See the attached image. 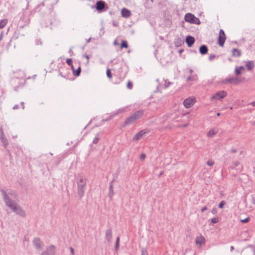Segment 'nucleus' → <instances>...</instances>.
Instances as JSON below:
<instances>
[{
	"label": "nucleus",
	"mask_w": 255,
	"mask_h": 255,
	"mask_svg": "<svg viewBox=\"0 0 255 255\" xmlns=\"http://www.w3.org/2000/svg\"><path fill=\"white\" fill-rule=\"evenodd\" d=\"M55 247L53 245H50L48 247L46 251L43 252L41 255H55Z\"/></svg>",
	"instance_id": "423d86ee"
},
{
	"label": "nucleus",
	"mask_w": 255,
	"mask_h": 255,
	"mask_svg": "<svg viewBox=\"0 0 255 255\" xmlns=\"http://www.w3.org/2000/svg\"><path fill=\"white\" fill-rule=\"evenodd\" d=\"M138 17H139V14L136 13V14L135 15L134 21H137V19H138Z\"/></svg>",
	"instance_id": "37998d69"
},
{
	"label": "nucleus",
	"mask_w": 255,
	"mask_h": 255,
	"mask_svg": "<svg viewBox=\"0 0 255 255\" xmlns=\"http://www.w3.org/2000/svg\"><path fill=\"white\" fill-rule=\"evenodd\" d=\"M114 45H119V43L118 42L117 40H115L114 41Z\"/></svg>",
	"instance_id": "8fccbe9b"
},
{
	"label": "nucleus",
	"mask_w": 255,
	"mask_h": 255,
	"mask_svg": "<svg viewBox=\"0 0 255 255\" xmlns=\"http://www.w3.org/2000/svg\"><path fill=\"white\" fill-rule=\"evenodd\" d=\"M91 38H89L88 40H87V42H89Z\"/></svg>",
	"instance_id": "69168bd1"
},
{
	"label": "nucleus",
	"mask_w": 255,
	"mask_h": 255,
	"mask_svg": "<svg viewBox=\"0 0 255 255\" xmlns=\"http://www.w3.org/2000/svg\"><path fill=\"white\" fill-rule=\"evenodd\" d=\"M122 15L124 17H128V9L123 8L121 11Z\"/></svg>",
	"instance_id": "5701e85b"
},
{
	"label": "nucleus",
	"mask_w": 255,
	"mask_h": 255,
	"mask_svg": "<svg viewBox=\"0 0 255 255\" xmlns=\"http://www.w3.org/2000/svg\"><path fill=\"white\" fill-rule=\"evenodd\" d=\"M78 195L80 198H82L86 189V179L83 177H80L77 181Z\"/></svg>",
	"instance_id": "f03ea898"
},
{
	"label": "nucleus",
	"mask_w": 255,
	"mask_h": 255,
	"mask_svg": "<svg viewBox=\"0 0 255 255\" xmlns=\"http://www.w3.org/2000/svg\"><path fill=\"white\" fill-rule=\"evenodd\" d=\"M73 72V74L75 76H78L81 73V68L80 67H79L78 69L76 70H75L74 69H72Z\"/></svg>",
	"instance_id": "b1692460"
},
{
	"label": "nucleus",
	"mask_w": 255,
	"mask_h": 255,
	"mask_svg": "<svg viewBox=\"0 0 255 255\" xmlns=\"http://www.w3.org/2000/svg\"><path fill=\"white\" fill-rule=\"evenodd\" d=\"M208 48L206 45H202L199 47V52L202 55H205L208 53Z\"/></svg>",
	"instance_id": "4468645a"
},
{
	"label": "nucleus",
	"mask_w": 255,
	"mask_h": 255,
	"mask_svg": "<svg viewBox=\"0 0 255 255\" xmlns=\"http://www.w3.org/2000/svg\"><path fill=\"white\" fill-rule=\"evenodd\" d=\"M217 116H219L220 115V114L219 113H218L217 114Z\"/></svg>",
	"instance_id": "0e129e2a"
},
{
	"label": "nucleus",
	"mask_w": 255,
	"mask_h": 255,
	"mask_svg": "<svg viewBox=\"0 0 255 255\" xmlns=\"http://www.w3.org/2000/svg\"><path fill=\"white\" fill-rule=\"evenodd\" d=\"M226 39L225 33L222 29H220L219 37L218 38V44L220 46H223Z\"/></svg>",
	"instance_id": "39448f33"
},
{
	"label": "nucleus",
	"mask_w": 255,
	"mask_h": 255,
	"mask_svg": "<svg viewBox=\"0 0 255 255\" xmlns=\"http://www.w3.org/2000/svg\"><path fill=\"white\" fill-rule=\"evenodd\" d=\"M205 239L203 236L196 237V244L197 245L201 246L205 243Z\"/></svg>",
	"instance_id": "2eb2a0df"
},
{
	"label": "nucleus",
	"mask_w": 255,
	"mask_h": 255,
	"mask_svg": "<svg viewBox=\"0 0 255 255\" xmlns=\"http://www.w3.org/2000/svg\"><path fill=\"white\" fill-rule=\"evenodd\" d=\"M219 56H217L215 54H210L209 56V60L212 61L214 58L218 57Z\"/></svg>",
	"instance_id": "c756f323"
},
{
	"label": "nucleus",
	"mask_w": 255,
	"mask_h": 255,
	"mask_svg": "<svg viewBox=\"0 0 255 255\" xmlns=\"http://www.w3.org/2000/svg\"><path fill=\"white\" fill-rule=\"evenodd\" d=\"M131 15V13L130 10H128V17Z\"/></svg>",
	"instance_id": "4d7b16f0"
},
{
	"label": "nucleus",
	"mask_w": 255,
	"mask_h": 255,
	"mask_svg": "<svg viewBox=\"0 0 255 255\" xmlns=\"http://www.w3.org/2000/svg\"><path fill=\"white\" fill-rule=\"evenodd\" d=\"M71 253L72 255H74V250L72 248H70Z\"/></svg>",
	"instance_id": "de8ad7c7"
},
{
	"label": "nucleus",
	"mask_w": 255,
	"mask_h": 255,
	"mask_svg": "<svg viewBox=\"0 0 255 255\" xmlns=\"http://www.w3.org/2000/svg\"><path fill=\"white\" fill-rule=\"evenodd\" d=\"M252 106L255 107V101H254L250 104Z\"/></svg>",
	"instance_id": "864d4df0"
},
{
	"label": "nucleus",
	"mask_w": 255,
	"mask_h": 255,
	"mask_svg": "<svg viewBox=\"0 0 255 255\" xmlns=\"http://www.w3.org/2000/svg\"><path fill=\"white\" fill-rule=\"evenodd\" d=\"M246 67L249 70H252L255 67V64L253 61H248L246 63Z\"/></svg>",
	"instance_id": "a211bd4d"
},
{
	"label": "nucleus",
	"mask_w": 255,
	"mask_h": 255,
	"mask_svg": "<svg viewBox=\"0 0 255 255\" xmlns=\"http://www.w3.org/2000/svg\"><path fill=\"white\" fill-rule=\"evenodd\" d=\"M99 139H100V137L98 135H97L93 139V143H94V144H97L99 140Z\"/></svg>",
	"instance_id": "7c9ffc66"
},
{
	"label": "nucleus",
	"mask_w": 255,
	"mask_h": 255,
	"mask_svg": "<svg viewBox=\"0 0 255 255\" xmlns=\"http://www.w3.org/2000/svg\"><path fill=\"white\" fill-rule=\"evenodd\" d=\"M250 218L249 217H247L246 218V219H243V220H241V222L243 223H248L249 221H250Z\"/></svg>",
	"instance_id": "4c0bfd02"
},
{
	"label": "nucleus",
	"mask_w": 255,
	"mask_h": 255,
	"mask_svg": "<svg viewBox=\"0 0 255 255\" xmlns=\"http://www.w3.org/2000/svg\"><path fill=\"white\" fill-rule=\"evenodd\" d=\"M233 250H234V247L233 246H231V247H230L231 251H232Z\"/></svg>",
	"instance_id": "bf43d9fd"
},
{
	"label": "nucleus",
	"mask_w": 255,
	"mask_h": 255,
	"mask_svg": "<svg viewBox=\"0 0 255 255\" xmlns=\"http://www.w3.org/2000/svg\"><path fill=\"white\" fill-rule=\"evenodd\" d=\"M171 83L169 82L166 83L165 82V84H164V86H165V88H168L171 84Z\"/></svg>",
	"instance_id": "a19ab883"
},
{
	"label": "nucleus",
	"mask_w": 255,
	"mask_h": 255,
	"mask_svg": "<svg viewBox=\"0 0 255 255\" xmlns=\"http://www.w3.org/2000/svg\"><path fill=\"white\" fill-rule=\"evenodd\" d=\"M5 137L2 128H0V139Z\"/></svg>",
	"instance_id": "473e14b6"
},
{
	"label": "nucleus",
	"mask_w": 255,
	"mask_h": 255,
	"mask_svg": "<svg viewBox=\"0 0 255 255\" xmlns=\"http://www.w3.org/2000/svg\"><path fill=\"white\" fill-rule=\"evenodd\" d=\"M84 56L87 59V63H89V58H90L89 55H85Z\"/></svg>",
	"instance_id": "09e8293b"
},
{
	"label": "nucleus",
	"mask_w": 255,
	"mask_h": 255,
	"mask_svg": "<svg viewBox=\"0 0 255 255\" xmlns=\"http://www.w3.org/2000/svg\"><path fill=\"white\" fill-rule=\"evenodd\" d=\"M153 2V0H146V2L145 3V7L149 8L151 3H152Z\"/></svg>",
	"instance_id": "bb28decb"
},
{
	"label": "nucleus",
	"mask_w": 255,
	"mask_h": 255,
	"mask_svg": "<svg viewBox=\"0 0 255 255\" xmlns=\"http://www.w3.org/2000/svg\"><path fill=\"white\" fill-rule=\"evenodd\" d=\"M217 131H218L216 129H211L209 131L207 135L209 137H212L217 133Z\"/></svg>",
	"instance_id": "aec40b11"
},
{
	"label": "nucleus",
	"mask_w": 255,
	"mask_h": 255,
	"mask_svg": "<svg viewBox=\"0 0 255 255\" xmlns=\"http://www.w3.org/2000/svg\"><path fill=\"white\" fill-rule=\"evenodd\" d=\"M145 154L144 153H142L140 155V157H139V158L140 160H143L145 159Z\"/></svg>",
	"instance_id": "ea45409f"
},
{
	"label": "nucleus",
	"mask_w": 255,
	"mask_h": 255,
	"mask_svg": "<svg viewBox=\"0 0 255 255\" xmlns=\"http://www.w3.org/2000/svg\"><path fill=\"white\" fill-rule=\"evenodd\" d=\"M21 104L22 105V109H24V103L23 102H21Z\"/></svg>",
	"instance_id": "13d9d810"
},
{
	"label": "nucleus",
	"mask_w": 255,
	"mask_h": 255,
	"mask_svg": "<svg viewBox=\"0 0 255 255\" xmlns=\"http://www.w3.org/2000/svg\"><path fill=\"white\" fill-rule=\"evenodd\" d=\"M105 7V3L103 1L100 0L96 2V8L97 10H102Z\"/></svg>",
	"instance_id": "ddd939ff"
},
{
	"label": "nucleus",
	"mask_w": 255,
	"mask_h": 255,
	"mask_svg": "<svg viewBox=\"0 0 255 255\" xmlns=\"http://www.w3.org/2000/svg\"><path fill=\"white\" fill-rule=\"evenodd\" d=\"M0 192L7 207L19 216L21 217L26 216L25 211L14 200L17 198V195L14 192L11 191H6L2 188L0 189Z\"/></svg>",
	"instance_id": "f257e3e1"
},
{
	"label": "nucleus",
	"mask_w": 255,
	"mask_h": 255,
	"mask_svg": "<svg viewBox=\"0 0 255 255\" xmlns=\"http://www.w3.org/2000/svg\"><path fill=\"white\" fill-rule=\"evenodd\" d=\"M207 209V208L206 206H205V207H204L203 208H202L201 209V212H204L205 211H206Z\"/></svg>",
	"instance_id": "49530a36"
},
{
	"label": "nucleus",
	"mask_w": 255,
	"mask_h": 255,
	"mask_svg": "<svg viewBox=\"0 0 255 255\" xmlns=\"http://www.w3.org/2000/svg\"><path fill=\"white\" fill-rule=\"evenodd\" d=\"M231 152L232 153H235L237 152V150L236 149H232Z\"/></svg>",
	"instance_id": "603ef678"
},
{
	"label": "nucleus",
	"mask_w": 255,
	"mask_h": 255,
	"mask_svg": "<svg viewBox=\"0 0 255 255\" xmlns=\"http://www.w3.org/2000/svg\"><path fill=\"white\" fill-rule=\"evenodd\" d=\"M119 242H120L119 237H117V240H116V245H115V250L116 251H117L118 249H119Z\"/></svg>",
	"instance_id": "c85d7f7f"
},
{
	"label": "nucleus",
	"mask_w": 255,
	"mask_h": 255,
	"mask_svg": "<svg viewBox=\"0 0 255 255\" xmlns=\"http://www.w3.org/2000/svg\"><path fill=\"white\" fill-rule=\"evenodd\" d=\"M105 240L110 245L112 241V231L111 229H108L106 232Z\"/></svg>",
	"instance_id": "9b49d317"
},
{
	"label": "nucleus",
	"mask_w": 255,
	"mask_h": 255,
	"mask_svg": "<svg viewBox=\"0 0 255 255\" xmlns=\"http://www.w3.org/2000/svg\"><path fill=\"white\" fill-rule=\"evenodd\" d=\"M218 221H219V219L218 217H215L211 219V222L213 224H216V223H218Z\"/></svg>",
	"instance_id": "72a5a7b5"
},
{
	"label": "nucleus",
	"mask_w": 255,
	"mask_h": 255,
	"mask_svg": "<svg viewBox=\"0 0 255 255\" xmlns=\"http://www.w3.org/2000/svg\"><path fill=\"white\" fill-rule=\"evenodd\" d=\"M158 89V87H157L156 90L154 91V92L155 93L157 92Z\"/></svg>",
	"instance_id": "680f3d73"
},
{
	"label": "nucleus",
	"mask_w": 255,
	"mask_h": 255,
	"mask_svg": "<svg viewBox=\"0 0 255 255\" xmlns=\"http://www.w3.org/2000/svg\"><path fill=\"white\" fill-rule=\"evenodd\" d=\"M147 133L145 130H142L136 133L132 138L133 141H136L139 140L144 134Z\"/></svg>",
	"instance_id": "f8f14e48"
},
{
	"label": "nucleus",
	"mask_w": 255,
	"mask_h": 255,
	"mask_svg": "<svg viewBox=\"0 0 255 255\" xmlns=\"http://www.w3.org/2000/svg\"><path fill=\"white\" fill-rule=\"evenodd\" d=\"M214 162L212 160H209L207 162V164L210 166H212L214 165Z\"/></svg>",
	"instance_id": "c9c22d12"
},
{
	"label": "nucleus",
	"mask_w": 255,
	"mask_h": 255,
	"mask_svg": "<svg viewBox=\"0 0 255 255\" xmlns=\"http://www.w3.org/2000/svg\"><path fill=\"white\" fill-rule=\"evenodd\" d=\"M8 20L7 19H3L0 21V29L3 28L7 24Z\"/></svg>",
	"instance_id": "412c9836"
},
{
	"label": "nucleus",
	"mask_w": 255,
	"mask_h": 255,
	"mask_svg": "<svg viewBox=\"0 0 255 255\" xmlns=\"http://www.w3.org/2000/svg\"><path fill=\"white\" fill-rule=\"evenodd\" d=\"M225 201H222L219 203V204L218 205V207H219V208L222 209V208H223V207H224V206L225 205Z\"/></svg>",
	"instance_id": "f704fd0d"
},
{
	"label": "nucleus",
	"mask_w": 255,
	"mask_h": 255,
	"mask_svg": "<svg viewBox=\"0 0 255 255\" xmlns=\"http://www.w3.org/2000/svg\"><path fill=\"white\" fill-rule=\"evenodd\" d=\"M19 108V106L18 105H15L13 107V110H15V109H18Z\"/></svg>",
	"instance_id": "c03bdc74"
},
{
	"label": "nucleus",
	"mask_w": 255,
	"mask_h": 255,
	"mask_svg": "<svg viewBox=\"0 0 255 255\" xmlns=\"http://www.w3.org/2000/svg\"><path fill=\"white\" fill-rule=\"evenodd\" d=\"M141 255H148L146 250L144 248L141 249Z\"/></svg>",
	"instance_id": "58836bf2"
},
{
	"label": "nucleus",
	"mask_w": 255,
	"mask_h": 255,
	"mask_svg": "<svg viewBox=\"0 0 255 255\" xmlns=\"http://www.w3.org/2000/svg\"><path fill=\"white\" fill-rule=\"evenodd\" d=\"M228 60H229V61H232V59H231V58H228Z\"/></svg>",
	"instance_id": "e2e57ef3"
},
{
	"label": "nucleus",
	"mask_w": 255,
	"mask_h": 255,
	"mask_svg": "<svg viewBox=\"0 0 255 255\" xmlns=\"http://www.w3.org/2000/svg\"><path fill=\"white\" fill-rule=\"evenodd\" d=\"M211 212L213 214H215L217 213V210L216 209H212Z\"/></svg>",
	"instance_id": "a18cd8bd"
},
{
	"label": "nucleus",
	"mask_w": 255,
	"mask_h": 255,
	"mask_svg": "<svg viewBox=\"0 0 255 255\" xmlns=\"http://www.w3.org/2000/svg\"><path fill=\"white\" fill-rule=\"evenodd\" d=\"M232 55L233 57H240L241 55V52L238 49L233 48L232 49Z\"/></svg>",
	"instance_id": "dca6fc26"
},
{
	"label": "nucleus",
	"mask_w": 255,
	"mask_h": 255,
	"mask_svg": "<svg viewBox=\"0 0 255 255\" xmlns=\"http://www.w3.org/2000/svg\"><path fill=\"white\" fill-rule=\"evenodd\" d=\"M66 63L68 65L71 66L72 69H73L74 67L72 64V60L71 59H67L66 60Z\"/></svg>",
	"instance_id": "cd10ccee"
},
{
	"label": "nucleus",
	"mask_w": 255,
	"mask_h": 255,
	"mask_svg": "<svg viewBox=\"0 0 255 255\" xmlns=\"http://www.w3.org/2000/svg\"><path fill=\"white\" fill-rule=\"evenodd\" d=\"M114 194L113 187L112 185V182L111 183L110 187H109V197L110 198H112Z\"/></svg>",
	"instance_id": "4be33fe9"
},
{
	"label": "nucleus",
	"mask_w": 255,
	"mask_h": 255,
	"mask_svg": "<svg viewBox=\"0 0 255 255\" xmlns=\"http://www.w3.org/2000/svg\"><path fill=\"white\" fill-rule=\"evenodd\" d=\"M184 19L186 22L190 23L200 24L201 23L200 19L191 13H187L185 15Z\"/></svg>",
	"instance_id": "20e7f679"
},
{
	"label": "nucleus",
	"mask_w": 255,
	"mask_h": 255,
	"mask_svg": "<svg viewBox=\"0 0 255 255\" xmlns=\"http://www.w3.org/2000/svg\"><path fill=\"white\" fill-rule=\"evenodd\" d=\"M132 88V83L131 82L128 81V89H131Z\"/></svg>",
	"instance_id": "79ce46f5"
},
{
	"label": "nucleus",
	"mask_w": 255,
	"mask_h": 255,
	"mask_svg": "<svg viewBox=\"0 0 255 255\" xmlns=\"http://www.w3.org/2000/svg\"><path fill=\"white\" fill-rule=\"evenodd\" d=\"M128 48V42L126 40H123L122 43L120 45V48Z\"/></svg>",
	"instance_id": "a878e982"
},
{
	"label": "nucleus",
	"mask_w": 255,
	"mask_h": 255,
	"mask_svg": "<svg viewBox=\"0 0 255 255\" xmlns=\"http://www.w3.org/2000/svg\"><path fill=\"white\" fill-rule=\"evenodd\" d=\"M197 80H198V77H197V74H193L190 76H189L187 78L186 81H197Z\"/></svg>",
	"instance_id": "6ab92c4d"
},
{
	"label": "nucleus",
	"mask_w": 255,
	"mask_h": 255,
	"mask_svg": "<svg viewBox=\"0 0 255 255\" xmlns=\"http://www.w3.org/2000/svg\"><path fill=\"white\" fill-rule=\"evenodd\" d=\"M227 95V93L225 91H220L217 92L215 95H214L212 98L216 99L217 100H221L225 97Z\"/></svg>",
	"instance_id": "0eeeda50"
},
{
	"label": "nucleus",
	"mask_w": 255,
	"mask_h": 255,
	"mask_svg": "<svg viewBox=\"0 0 255 255\" xmlns=\"http://www.w3.org/2000/svg\"><path fill=\"white\" fill-rule=\"evenodd\" d=\"M144 114V110H141L136 111L131 114L128 117V125L135 122L136 121L140 119Z\"/></svg>",
	"instance_id": "7ed1b4c3"
},
{
	"label": "nucleus",
	"mask_w": 255,
	"mask_h": 255,
	"mask_svg": "<svg viewBox=\"0 0 255 255\" xmlns=\"http://www.w3.org/2000/svg\"><path fill=\"white\" fill-rule=\"evenodd\" d=\"M226 81L227 82H229L230 83H233L234 84H237L239 83V82L240 81L238 78H234V77H231V78H229L228 79H226Z\"/></svg>",
	"instance_id": "f3484780"
},
{
	"label": "nucleus",
	"mask_w": 255,
	"mask_h": 255,
	"mask_svg": "<svg viewBox=\"0 0 255 255\" xmlns=\"http://www.w3.org/2000/svg\"><path fill=\"white\" fill-rule=\"evenodd\" d=\"M127 122H128V119H127V120L125 121V123H126Z\"/></svg>",
	"instance_id": "338daca9"
},
{
	"label": "nucleus",
	"mask_w": 255,
	"mask_h": 255,
	"mask_svg": "<svg viewBox=\"0 0 255 255\" xmlns=\"http://www.w3.org/2000/svg\"><path fill=\"white\" fill-rule=\"evenodd\" d=\"M193 71L192 69H190L189 71V73L191 74V75H192L193 74Z\"/></svg>",
	"instance_id": "5fc2aeb1"
},
{
	"label": "nucleus",
	"mask_w": 255,
	"mask_h": 255,
	"mask_svg": "<svg viewBox=\"0 0 255 255\" xmlns=\"http://www.w3.org/2000/svg\"><path fill=\"white\" fill-rule=\"evenodd\" d=\"M195 103V99L188 98L184 100L183 105L186 108H191Z\"/></svg>",
	"instance_id": "6e6552de"
},
{
	"label": "nucleus",
	"mask_w": 255,
	"mask_h": 255,
	"mask_svg": "<svg viewBox=\"0 0 255 255\" xmlns=\"http://www.w3.org/2000/svg\"><path fill=\"white\" fill-rule=\"evenodd\" d=\"M0 139L1 142L3 143L4 146L6 147L8 144V142L6 137L1 138Z\"/></svg>",
	"instance_id": "393cba45"
},
{
	"label": "nucleus",
	"mask_w": 255,
	"mask_h": 255,
	"mask_svg": "<svg viewBox=\"0 0 255 255\" xmlns=\"http://www.w3.org/2000/svg\"><path fill=\"white\" fill-rule=\"evenodd\" d=\"M33 244L35 248L38 250H41L43 246L42 242L38 238L34 239Z\"/></svg>",
	"instance_id": "1a4fd4ad"
},
{
	"label": "nucleus",
	"mask_w": 255,
	"mask_h": 255,
	"mask_svg": "<svg viewBox=\"0 0 255 255\" xmlns=\"http://www.w3.org/2000/svg\"><path fill=\"white\" fill-rule=\"evenodd\" d=\"M235 73L236 75L241 74V71L238 68V67H236L235 70Z\"/></svg>",
	"instance_id": "2f4dec72"
},
{
	"label": "nucleus",
	"mask_w": 255,
	"mask_h": 255,
	"mask_svg": "<svg viewBox=\"0 0 255 255\" xmlns=\"http://www.w3.org/2000/svg\"><path fill=\"white\" fill-rule=\"evenodd\" d=\"M42 42L41 41V39H39L37 42V44H42Z\"/></svg>",
	"instance_id": "6e6d98bb"
},
{
	"label": "nucleus",
	"mask_w": 255,
	"mask_h": 255,
	"mask_svg": "<svg viewBox=\"0 0 255 255\" xmlns=\"http://www.w3.org/2000/svg\"><path fill=\"white\" fill-rule=\"evenodd\" d=\"M162 172L160 173V175H162Z\"/></svg>",
	"instance_id": "774afa93"
},
{
	"label": "nucleus",
	"mask_w": 255,
	"mask_h": 255,
	"mask_svg": "<svg viewBox=\"0 0 255 255\" xmlns=\"http://www.w3.org/2000/svg\"><path fill=\"white\" fill-rule=\"evenodd\" d=\"M183 51V50L181 49V50H179V53H181Z\"/></svg>",
	"instance_id": "052dcab7"
},
{
	"label": "nucleus",
	"mask_w": 255,
	"mask_h": 255,
	"mask_svg": "<svg viewBox=\"0 0 255 255\" xmlns=\"http://www.w3.org/2000/svg\"><path fill=\"white\" fill-rule=\"evenodd\" d=\"M238 68L241 71V70H245V68L244 66H240V67H238Z\"/></svg>",
	"instance_id": "3c124183"
},
{
	"label": "nucleus",
	"mask_w": 255,
	"mask_h": 255,
	"mask_svg": "<svg viewBox=\"0 0 255 255\" xmlns=\"http://www.w3.org/2000/svg\"><path fill=\"white\" fill-rule=\"evenodd\" d=\"M185 41L186 43H187L188 47H191L194 43L195 41V39L194 37L192 36L188 35L186 37Z\"/></svg>",
	"instance_id": "9d476101"
},
{
	"label": "nucleus",
	"mask_w": 255,
	"mask_h": 255,
	"mask_svg": "<svg viewBox=\"0 0 255 255\" xmlns=\"http://www.w3.org/2000/svg\"><path fill=\"white\" fill-rule=\"evenodd\" d=\"M107 76L109 78H112V75L111 73V71H110V70L109 69H108L107 70Z\"/></svg>",
	"instance_id": "e433bc0d"
}]
</instances>
